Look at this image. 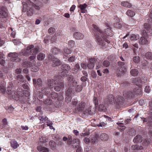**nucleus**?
Masks as SVG:
<instances>
[{
    "mask_svg": "<svg viewBox=\"0 0 152 152\" xmlns=\"http://www.w3.org/2000/svg\"><path fill=\"white\" fill-rule=\"evenodd\" d=\"M38 52V50L37 48H34V45H32L28 46L26 48V50L24 52H23V55L25 56H29L31 55L29 57V61H25L23 62V66H25V64H27L26 63H29L30 62V64H34L35 63V60L36 59V55Z\"/></svg>",
    "mask_w": 152,
    "mask_h": 152,
    "instance_id": "f257e3e1",
    "label": "nucleus"
},
{
    "mask_svg": "<svg viewBox=\"0 0 152 152\" xmlns=\"http://www.w3.org/2000/svg\"><path fill=\"white\" fill-rule=\"evenodd\" d=\"M23 8L22 11L23 12H27L28 16H31L35 13V9L39 10L40 7L35 4L29 0H27L23 3Z\"/></svg>",
    "mask_w": 152,
    "mask_h": 152,
    "instance_id": "f03ea898",
    "label": "nucleus"
},
{
    "mask_svg": "<svg viewBox=\"0 0 152 152\" xmlns=\"http://www.w3.org/2000/svg\"><path fill=\"white\" fill-rule=\"evenodd\" d=\"M93 26L94 29V34L96 42L99 45H103L105 40H104L103 38V33L98 28L96 25L94 24Z\"/></svg>",
    "mask_w": 152,
    "mask_h": 152,
    "instance_id": "7ed1b4c3",
    "label": "nucleus"
},
{
    "mask_svg": "<svg viewBox=\"0 0 152 152\" xmlns=\"http://www.w3.org/2000/svg\"><path fill=\"white\" fill-rule=\"evenodd\" d=\"M12 84H10L7 87V94L11 99L16 100L19 99V95L18 93V90H14L12 87Z\"/></svg>",
    "mask_w": 152,
    "mask_h": 152,
    "instance_id": "20e7f679",
    "label": "nucleus"
},
{
    "mask_svg": "<svg viewBox=\"0 0 152 152\" xmlns=\"http://www.w3.org/2000/svg\"><path fill=\"white\" fill-rule=\"evenodd\" d=\"M86 103L83 102H82L79 105V107L77 108L78 111L83 112L85 115H92L93 113L91 110V108L89 107L87 109L86 108Z\"/></svg>",
    "mask_w": 152,
    "mask_h": 152,
    "instance_id": "39448f33",
    "label": "nucleus"
},
{
    "mask_svg": "<svg viewBox=\"0 0 152 152\" xmlns=\"http://www.w3.org/2000/svg\"><path fill=\"white\" fill-rule=\"evenodd\" d=\"M7 10V9L5 6H2L0 9V14L2 16L1 17L0 20L2 22H5L7 20L6 18L8 16Z\"/></svg>",
    "mask_w": 152,
    "mask_h": 152,
    "instance_id": "423d86ee",
    "label": "nucleus"
},
{
    "mask_svg": "<svg viewBox=\"0 0 152 152\" xmlns=\"http://www.w3.org/2000/svg\"><path fill=\"white\" fill-rule=\"evenodd\" d=\"M148 22L149 23H145L144 25V27L145 29V31L147 35L149 36L152 35V28L150 26L151 23H152V18H150L148 20Z\"/></svg>",
    "mask_w": 152,
    "mask_h": 152,
    "instance_id": "0eeeda50",
    "label": "nucleus"
},
{
    "mask_svg": "<svg viewBox=\"0 0 152 152\" xmlns=\"http://www.w3.org/2000/svg\"><path fill=\"white\" fill-rule=\"evenodd\" d=\"M48 58L49 59H50L52 61V65L55 67L56 66H58L60 65V61L59 59L55 58L51 55L48 56Z\"/></svg>",
    "mask_w": 152,
    "mask_h": 152,
    "instance_id": "6e6552de",
    "label": "nucleus"
},
{
    "mask_svg": "<svg viewBox=\"0 0 152 152\" xmlns=\"http://www.w3.org/2000/svg\"><path fill=\"white\" fill-rule=\"evenodd\" d=\"M18 53H10L8 54V56L10 58L12 61H15L17 62L19 60L18 57Z\"/></svg>",
    "mask_w": 152,
    "mask_h": 152,
    "instance_id": "1a4fd4ad",
    "label": "nucleus"
},
{
    "mask_svg": "<svg viewBox=\"0 0 152 152\" xmlns=\"http://www.w3.org/2000/svg\"><path fill=\"white\" fill-rule=\"evenodd\" d=\"M27 64H25V65L24 67H30L31 68V70L32 72H36L38 71L39 70L37 66L34 65V64H30V62H29V63H26Z\"/></svg>",
    "mask_w": 152,
    "mask_h": 152,
    "instance_id": "9d476101",
    "label": "nucleus"
},
{
    "mask_svg": "<svg viewBox=\"0 0 152 152\" xmlns=\"http://www.w3.org/2000/svg\"><path fill=\"white\" fill-rule=\"evenodd\" d=\"M62 68L63 71L61 72V74L64 76L66 75L67 71L70 70L71 69L70 66L66 64H63L62 66Z\"/></svg>",
    "mask_w": 152,
    "mask_h": 152,
    "instance_id": "9b49d317",
    "label": "nucleus"
},
{
    "mask_svg": "<svg viewBox=\"0 0 152 152\" xmlns=\"http://www.w3.org/2000/svg\"><path fill=\"white\" fill-rule=\"evenodd\" d=\"M68 81L69 82L70 86H75L77 84V82L76 80H73V78L72 76H68Z\"/></svg>",
    "mask_w": 152,
    "mask_h": 152,
    "instance_id": "f8f14e48",
    "label": "nucleus"
},
{
    "mask_svg": "<svg viewBox=\"0 0 152 152\" xmlns=\"http://www.w3.org/2000/svg\"><path fill=\"white\" fill-rule=\"evenodd\" d=\"M96 62V60L94 58H91L90 62L88 64L87 66L89 69H92L94 66V63Z\"/></svg>",
    "mask_w": 152,
    "mask_h": 152,
    "instance_id": "ddd939ff",
    "label": "nucleus"
},
{
    "mask_svg": "<svg viewBox=\"0 0 152 152\" xmlns=\"http://www.w3.org/2000/svg\"><path fill=\"white\" fill-rule=\"evenodd\" d=\"M73 37L76 39H81L84 38V35L80 33L76 32L74 33Z\"/></svg>",
    "mask_w": 152,
    "mask_h": 152,
    "instance_id": "4468645a",
    "label": "nucleus"
},
{
    "mask_svg": "<svg viewBox=\"0 0 152 152\" xmlns=\"http://www.w3.org/2000/svg\"><path fill=\"white\" fill-rule=\"evenodd\" d=\"M80 142V140L78 139H74L72 143V145L74 148H76L78 147L79 145Z\"/></svg>",
    "mask_w": 152,
    "mask_h": 152,
    "instance_id": "2eb2a0df",
    "label": "nucleus"
},
{
    "mask_svg": "<svg viewBox=\"0 0 152 152\" xmlns=\"http://www.w3.org/2000/svg\"><path fill=\"white\" fill-rule=\"evenodd\" d=\"M87 6V5L86 3L80 5L79 7L80 8L82 13H84L87 12L86 7Z\"/></svg>",
    "mask_w": 152,
    "mask_h": 152,
    "instance_id": "dca6fc26",
    "label": "nucleus"
},
{
    "mask_svg": "<svg viewBox=\"0 0 152 152\" xmlns=\"http://www.w3.org/2000/svg\"><path fill=\"white\" fill-rule=\"evenodd\" d=\"M20 81H22V83H23L22 84V86L23 88L28 90V86L26 84H25L26 83V81L24 80L23 77L22 76L20 75Z\"/></svg>",
    "mask_w": 152,
    "mask_h": 152,
    "instance_id": "f3484780",
    "label": "nucleus"
},
{
    "mask_svg": "<svg viewBox=\"0 0 152 152\" xmlns=\"http://www.w3.org/2000/svg\"><path fill=\"white\" fill-rule=\"evenodd\" d=\"M5 83L4 82H0V92L4 93L6 90Z\"/></svg>",
    "mask_w": 152,
    "mask_h": 152,
    "instance_id": "a211bd4d",
    "label": "nucleus"
},
{
    "mask_svg": "<svg viewBox=\"0 0 152 152\" xmlns=\"http://www.w3.org/2000/svg\"><path fill=\"white\" fill-rule=\"evenodd\" d=\"M64 86V83H61L58 85L56 86H55L54 89L57 91H59Z\"/></svg>",
    "mask_w": 152,
    "mask_h": 152,
    "instance_id": "6ab92c4d",
    "label": "nucleus"
},
{
    "mask_svg": "<svg viewBox=\"0 0 152 152\" xmlns=\"http://www.w3.org/2000/svg\"><path fill=\"white\" fill-rule=\"evenodd\" d=\"M142 137L140 135H137L133 140V141L135 143H140L142 142Z\"/></svg>",
    "mask_w": 152,
    "mask_h": 152,
    "instance_id": "aec40b11",
    "label": "nucleus"
},
{
    "mask_svg": "<svg viewBox=\"0 0 152 152\" xmlns=\"http://www.w3.org/2000/svg\"><path fill=\"white\" fill-rule=\"evenodd\" d=\"M82 134L83 135H81V136H83L85 137L83 139L84 142L86 144L90 142V140L89 138L87 137L89 136V134L86 133L83 134Z\"/></svg>",
    "mask_w": 152,
    "mask_h": 152,
    "instance_id": "412c9836",
    "label": "nucleus"
},
{
    "mask_svg": "<svg viewBox=\"0 0 152 152\" xmlns=\"http://www.w3.org/2000/svg\"><path fill=\"white\" fill-rule=\"evenodd\" d=\"M120 64L121 66L119 71L121 72V73L123 74L126 71V68L124 62H121Z\"/></svg>",
    "mask_w": 152,
    "mask_h": 152,
    "instance_id": "4be33fe9",
    "label": "nucleus"
},
{
    "mask_svg": "<svg viewBox=\"0 0 152 152\" xmlns=\"http://www.w3.org/2000/svg\"><path fill=\"white\" fill-rule=\"evenodd\" d=\"M124 99L123 98L121 97L120 96H118L115 99V102L118 104H121L123 102Z\"/></svg>",
    "mask_w": 152,
    "mask_h": 152,
    "instance_id": "5701e85b",
    "label": "nucleus"
},
{
    "mask_svg": "<svg viewBox=\"0 0 152 152\" xmlns=\"http://www.w3.org/2000/svg\"><path fill=\"white\" fill-rule=\"evenodd\" d=\"M139 36L138 35H135V34H132L130 36V39L131 41H135L137 39H139Z\"/></svg>",
    "mask_w": 152,
    "mask_h": 152,
    "instance_id": "b1692460",
    "label": "nucleus"
},
{
    "mask_svg": "<svg viewBox=\"0 0 152 152\" xmlns=\"http://www.w3.org/2000/svg\"><path fill=\"white\" fill-rule=\"evenodd\" d=\"M38 150L40 152H49V149L45 147L39 146L37 147Z\"/></svg>",
    "mask_w": 152,
    "mask_h": 152,
    "instance_id": "393cba45",
    "label": "nucleus"
},
{
    "mask_svg": "<svg viewBox=\"0 0 152 152\" xmlns=\"http://www.w3.org/2000/svg\"><path fill=\"white\" fill-rule=\"evenodd\" d=\"M49 144L51 149L53 150L55 149L56 144L54 141L53 140L50 141L49 142Z\"/></svg>",
    "mask_w": 152,
    "mask_h": 152,
    "instance_id": "a878e982",
    "label": "nucleus"
},
{
    "mask_svg": "<svg viewBox=\"0 0 152 152\" xmlns=\"http://www.w3.org/2000/svg\"><path fill=\"white\" fill-rule=\"evenodd\" d=\"M11 147L14 149L17 148L18 145V144L17 142L15 140H12L11 142Z\"/></svg>",
    "mask_w": 152,
    "mask_h": 152,
    "instance_id": "bb28decb",
    "label": "nucleus"
},
{
    "mask_svg": "<svg viewBox=\"0 0 152 152\" xmlns=\"http://www.w3.org/2000/svg\"><path fill=\"white\" fill-rule=\"evenodd\" d=\"M148 41L147 39L143 37H141L140 39V43L141 44L144 45L147 43Z\"/></svg>",
    "mask_w": 152,
    "mask_h": 152,
    "instance_id": "cd10ccee",
    "label": "nucleus"
},
{
    "mask_svg": "<svg viewBox=\"0 0 152 152\" xmlns=\"http://www.w3.org/2000/svg\"><path fill=\"white\" fill-rule=\"evenodd\" d=\"M130 73L133 76H136L138 74V72L136 69H132Z\"/></svg>",
    "mask_w": 152,
    "mask_h": 152,
    "instance_id": "c85d7f7f",
    "label": "nucleus"
},
{
    "mask_svg": "<svg viewBox=\"0 0 152 152\" xmlns=\"http://www.w3.org/2000/svg\"><path fill=\"white\" fill-rule=\"evenodd\" d=\"M45 56L44 54L40 53L37 56V58L39 61H41L43 60L45 57Z\"/></svg>",
    "mask_w": 152,
    "mask_h": 152,
    "instance_id": "c756f323",
    "label": "nucleus"
},
{
    "mask_svg": "<svg viewBox=\"0 0 152 152\" xmlns=\"http://www.w3.org/2000/svg\"><path fill=\"white\" fill-rule=\"evenodd\" d=\"M132 149H137V150H141L143 148L142 146L141 145H134L132 146Z\"/></svg>",
    "mask_w": 152,
    "mask_h": 152,
    "instance_id": "7c9ffc66",
    "label": "nucleus"
},
{
    "mask_svg": "<svg viewBox=\"0 0 152 152\" xmlns=\"http://www.w3.org/2000/svg\"><path fill=\"white\" fill-rule=\"evenodd\" d=\"M105 32L106 35L108 36L111 37L113 35L112 32L110 28H107V29L105 30Z\"/></svg>",
    "mask_w": 152,
    "mask_h": 152,
    "instance_id": "2f4dec72",
    "label": "nucleus"
},
{
    "mask_svg": "<svg viewBox=\"0 0 152 152\" xmlns=\"http://www.w3.org/2000/svg\"><path fill=\"white\" fill-rule=\"evenodd\" d=\"M122 6L125 7L130 8L131 7V4L127 1H123L121 3Z\"/></svg>",
    "mask_w": 152,
    "mask_h": 152,
    "instance_id": "473e14b6",
    "label": "nucleus"
},
{
    "mask_svg": "<svg viewBox=\"0 0 152 152\" xmlns=\"http://www.w3.org/2000/svg\"><path fill=\"white\" fill-rule=\"evenodd\" d=\"M100 138L102 140L106 141L108 139V135L106 134H102L100 136Z\"/></svg>",
    "mask_w": 152,
    "mask_h": 152,
    "instance_id": "72a5a7b5",
    "label": "nucleus"
},
{
    "mask_svg": "<svg viewBox=\"0 0 152 152\" xmlns=\"http://www.w3.org/2000/svg\"><path fill=\"white\" fill-rule=\"evenodd\" d=\"M126 14L128 16L132 17L135 15V13L134 12L130 10H128L126 12Z\"/></svg>",
    "mask_w": 152,
    "mask_h": 152,
    "instance_id": "f704fd0d",
    "label": "nucleus"
},
{
    "mask_svg": "<svg viewBox=\"0 0 152 152\" xmlns=\"http://www.w3.org/2000/svg\"><path fill=\"white\" fill-rule=\"evenodd\" d=\"M75 68H74V69H73L72 72L74 73H76L78 72V70L80 69V68L79 64H77L75 65Z\"/></svg>",
    "mask_w": 152,
    "mask_h": 152,
    "instance_id": "c9c22d12",
    "label": "nucleus"
},
{
    "mask_svg": "<svg viewBox=\"0 0 152 152\" xmlns=\"http://www.w3.org/2000/svg\"><path fill=\"white\" fill-rule=\"evenodd\" d=\"M145 56L147 59H152V53L151 52L147 53L145 55Z\"/></svg>",
    "mask_w": 152,
    "mask_h": 152,
    "instance_id": "e433bc0d",
    "label": "nucleus"
},
{
    "mask_svg": "<svg viewBox=\"0 0 152 152\" xmlns=\"http://www.w3.org/2000/svg\"><path fill=\"white\" fill-rule=\"evenodd\" d=\"M137 82L140 83H144L146 82V79L145 77H142L141 79H137Z\"/></svg>",
    "mask_w": 152,
    "mask_h": 152,
    "instance_id": "4c0bfd02",
    "label": "nucleus"
},
{
    "mask_svg": "<svg viewBox=\"0 0 152 152\" xmlns=\"http://www.w3.org/2000/svg\"><path fill=\"white\" fill-rule=\"evenodd\" d=\"M56 82L53 80H51L50 81H48V85L51 87L52 88L53 86L55 85Z\"/></svg>",
    "mask_w": 152,
    "mask_h": 152,
    "instance_id": "58836bf2",
    "label": "nucleus"
},
{
    "mask_svg": "<svg viewBox=\"0 0 152 152\" xmlns=\"http://www.w3.org/2000/svg\"><path fill=\"white\" fill-rule=\"evenodd\" d=\"M39 140L40 142L44 143L46 142H47L48 140L46 137H41L39 138Z\"/></svg>",
    "mask_w": 152,
    "mask_h": 152,
    "instance_id": "ea45409f",
    "label": "nucleus"
},
{
    "mask_svg": "<svg viewBox=\"0 0 152 152\" xmlns=\"http://www.w3.org/2000/svg\"><path fill=\"white\" fill-rule=\"evenodd\" d=\"M52 53L54 55H56L59 52V50L57 48H54L51 50Z\"/></svg>",
    "mask_w": 152,
    "mask_h": 152,
    "instance_id": "a19ab883",
    "label": "nucleus"
},
{
    "mask_svg": "<svg viewBox=\"0 0 152 152\" xmlns=\"http://www.w3.org/2000/svg\"><path fill=\"white\" fill-rule=\"evenodd\" d=\"M68 45L70 48H73L75 46V42L73 40H70L68 42Z\"/></svg>",
    "mask_w": 152,
    "mask_h": 152,
    "instance_id": "79ce46f5",
    "label": "nucleus"
},
{
    "mask_svg": "<svg viewBox=\"0 0 152 152\" xmlns=\"http://www.w3.org/2000/svg\"><path fill=\"white\" fill-rule=\"evenodd\" d=\"M48 31L50 34H52L55 32V29L54 28L51 27L49 29Z\"/></svg>",
    "mask_w": 152,
    "mask_h": 152,
    "instance_id": "37998d69",
    "label": "nucleus"
},
{
    "mask_svg": "<svg viewBox=\"0 0 152 152\" xmlns=\"http://www.w3.org/2000/svg\"><path fill=\"white\" fill-rule=\"evenodd\" d=\"M140 61L139 57L138 56H135L133 58V61L136 63H138Z\"/></svg>",
    "mask_w": 152,
    "mask_h": 152,
    "instance_id": "c03bdc74",
    "label": "nucleus"
},
{
    "mask_svg": "<svg viewBox=\"0 0 152 152\" xmlns=\"http://www.w3.org/2000/svg\"><path fill=\"white\" fill-rule=\"evenodd\" d=\"M9 31H12V32H11V35H10L11 36V37H12L13 38H14L15 36V32L14 31H12L13 29L11 27L9 29Z\"/></svg>",
    "mask_w": 152,
    "mask_h": 152,
    "instance_id": "a18cd8bd",
    "label": "nucleus"
},
{
    "mask_svg": "<svg viewBox=\"0 0 152 152\" xmlns=\"http://www.w3.org/2000/svg\"><path fill=\"white\" fill-rule=\"evenodd\" d=\"M93 102L94 103L96 107H97L98 105V100L97 98L94 97L93 99Z\"/></svg>",
    "mask_w": 152,
    "mask_h": 152,
    "instance_id": "49530a36",
    "label": "nucleus"
},
{
    "mask_svg": "<svg viewBox=\"0 0 152 152\" xmlns=\"http://www.w3.org/2000/svg\"><path fill=\"white\" fill-rule=\"evenodd\" d=\"M47 125L48 126H49L50 127V129H53L55 130V129L53 127L52 125L53 123L51 121H48L47 122Z\"/></svg>",
    "mask_w": 152,
    "mask_h": 152,
    "instance_id": "de8ad7c7",
    "label": "nucleus"
},
{
    "mask_svg": "<svg viewBox=\"0 0 152 152\" xmlns=\"http://www.w3.org/2000/svg\"><path fill=\"white\" fill-rule=\"evenodd\" d=\"M123 96L124 98H127L130 97L129 94L127 91H125L123 93Z\"/></svg>",
    "mask_w": 152,
    "mask_h": 152,
    "instance_id": "09e8293b",
    "label": "nucleus"
},
{
    "mask_svg": "<svg viewBox=\"0 0 152 152\" xmlns=\"http://www.w3.org/2000/svg\"><path fill=\"white\" fill-rule=\"evenodd\" d=\"M110 97L109 100V102L111 103V104H113L114 103V97L112 95H110Z\"/></svg>",
    "mask_w": 152,
    "mask_h": 152,
    "instance_id": "8fccbe9b",
    "label": "nucleus"
},
{
    "mask_svg": "<svg viewBox=\"0 0 152 152\" xmlns=\"http://www.w3.org/2000/svg\"><path fill=\"white\" fill-rule=\"evenodd\" d=\"M64 52L66 54H69L71 53V51L67 48H65L64 49Z\"/></svg>",
    "mask_w": 152,
    "mask_h": 152,
    "instance_id": "3c124183",
    "label": "nucleus"
},
{
    "mask_svg": "<svg viewBox=\"0 0 152 152\" xmlns=\"http://www.w3.org/2000/svg\"><path fill=\"white\" fill-rule=\"evenodd\" d=\"M76 60L75 57V56H72L70 57L68 59V61L70 62H72Z\"/></svg>",
    "mask_w": 152,
    "mask_h": 152,
    "instance_id": "603ef678",
    "label": "nucleus"
},
{
    "mask_svg": "<svg viewBox=\"0 0 152 152\" xmlns=\"http://www.w3.org/2000/svg\"><path fill=\"white\" fill-rule=\"evenodd\" d=\"M82 87L81 85H77L76 88V91L77 92H79L81 91L82 90Z\"/></svg>",
    "mask_w": 152,
    "mask_h": 152,
    "instance_id": "864d4df0",
    "label": "nucleus"
},
{
    "mask_svg": "<svg viewBox=\"0 0 152 152\" xmlns=\"http://www.w3.org/2000/svg\"><path fill=\"white\" fill-rule=\"evenodd\" d=\"M102 66V62L101 61H99L96 65V69H97L101 67Z\"/></svg>",
    "mask_w": 152,
    "mask_h": 152,
    "instance_id": "5fc2aeb1",
    "label": "nucleus"
},
{
    "mask_svg": "<svg viewBox=\"0 0 152 152\" xmlns=\"http://www.w3.org/2000/svg\"><path fill=\"white\" fill-rule=\"evenodd\" d=\"M103 65L105 67H108L110 65L109 62L107 61H104L103 63Z\"/></svg>",
    "mask_w": 152,
    "mask_h": 152,
    "instance_id": "6e6d98bb",
    "label": "nucleus"
},
{
    "mask_svg": "<svg viewBox=\"0 0 152 152\" xmlns=\"http://www.w3.org/2000/svg\"><path fill=\"white\" fill-rule=\"evenodd\" d=\"M142 120L143 122H146L148 121L150 125H152V123L151 122V121H149V120H148V119H146V118H142Z\"/></svg>",
    "mask_w": 152,
    "mask_h": 152,
    "instance_id": "4d7b16f0",
    "label": "nucleus"
},
{
    "mask_svg": "<svg viewBox=\"0 0 152 152\" xmlns=\"http://www.w3.org/2000/svg\"><path fill=\"white\" fill-rule=\"evenodd\" d=\"M99 110L100 111H102L105 109V107L103 104H100L99 106Z\"/></svg>",
    "mask_w": 152,
    "mask_h": 152,
    "instance_id": "13d9d810",
    "label": "nucleus"
},
{
    "mask_svg": "<svg viewBox=\"0 0 152 152\" xmlns=\"http://www.w3.org/2000/svg\"><path fill=\"white\" fill-rule=\"evenodd\" d=\"M3 125V126L5 127L7 125V123L6 118H4L2 120Z\"/></svg>",
    "mask_w": 152,
    "mask_h": 152,
    "instance_id": "bf43d9fd",
    "label": "nucleus"
},
{
    "mask_svg": "<svg viewBox=\"0 0 152 152\" xmlns=\"http://www.w3.org/2000/svg\"><path fill=\"white\" fill-rule=\"evenodd\" d=\"M141 91V88H139L136 91H134V93L135 94H140Z\"/></svg>",
    "mask_w": 152,
    "mask_h": 152,
    "instance_id": "052dcab7",
    "label": "nucleus"
},
{
    "mask_svg": "<svg viewBox=\"0 0 152 152\" xmlns=\"http://www.w3.org/2000/svg\"><path fill=\"white\" fill-rule=\"evenodd\" d=\"M37 84L39 86H41L42 85V82L40 79L39 78L37 79Z\"/></svg>",
    "mask_w": 152,
    "mask_h": 152,
    "instance_id": "680f3d73",
    "label": "nucleus"
},
{
    "mask_svg": "<svg viewBox=\"0 0 152 152\" xmlns=\"http://www.w3.org/2000/svg\"><path fill=\"white\" fill-rule=\"evenodd\" d=\"M106 124L103 122L100 123L99 124L97 125V126L99 127H103L106 126Z\"/></svg>",
    "mask_w": 152,
    "mask_h": 152,
    "instance_id": "e2e57ef3",
    "label": "nucleus"
},
{
    "mask_svg": "<svg viewBox=\"0 0 152 152\" xmlns=\"http://www.w3.org/2000/svg\"><path fill=\"white\" fill-rule=\"evenodd\" d=\"M81 81H83V84H84L85 85H86V82H85L86 80V77H83L81 78Z\"/></svg>",
    "mask_w": 152,
    "mask_h": 152,
    "instance_id": "0e129e2a",
    "label": "nucleus"
},
{
    "mask_svg": "<svg viewBox=\"0 0 152 152\" xmlns=\"http://www.w3.org/2000/svg\"><path fill=\"white\" fill-rule=\"evenodd\" d=\"M77 103V100L76 99H73L72 101V103L74 106H75Z\"/></svg>",
    "mask_w": 152,
    "mask_h": 152,
    "instance_id": "69168bd1",
    "label": "nucleus"
},
{
    "mask_svg": "<svg viewBox=\"0 0 152 152\" xmlns=\"http://www.w3.org/2000/svg\"><path fill=\"white\" fill-rule=\"evenodd\" d=\"M145 91L147 93H149L150 91V87L149 86H146L145 88Z\"/></svg>",
    "mask_w": 152,
    "mask_h": 152,
    "instance_id": "338daca9",
    "label": "nucleus"
},
{
    "mask_svg": "<svg viewBox=\"0 0 152 152\" xmlns=\"http://www.w3.org/2000/svg\"><path fill=\"white\" fill-rule=\"evenodd\" d=\"M45 103L47 104L48 105H51L52 103V101L51 100L49 99H47L45 102Z\"/></svg>",
    "mask_w": 152,
    "mask_h": 152,
    "instance_id": "774afa93",
    "label": "nucleus"
}]
</instances>
